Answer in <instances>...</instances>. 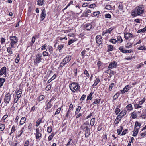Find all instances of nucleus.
Wrapping results in <instances>:
<instances>
[{
  "label": "nucleus",
  "mask_w": 146,
  "mask_h": 146,
  "mask_svg": "<svg viewBox=\"0 0 146 146\" xmlns=\"http://www.w3.org/2000/svg\"><path fill=\"white\" fill-rule=\"evenodd\" d=\"M15 125H14L12 127L11 132L10 134V135L13 132L15 131Z\"/></svg>",
  "instance_id": "nucleus-46"
},
{
  "label": "nucleus",
  "mask_w": 146,
  "mask_h": 146,
  "mask_svg": "<svg viewBox=\"0 0 146 146\" xmlns=\"http://www.w3.org/2000/svg\"><path fill=\"white\" fill-rule=\"evenodd\" d=\"M126 108L127 109V110L129 111L133 110V108L132 105L131 104H130L127 105L126 107Z\"/></svg>",
  "instance_id": "nucleus-19"
},
{
  "label": "nucleus",
  "mask_w": 146,
  "mask_h": 146,
  "mask_svg": "<svg viewBox=\"0 0 146 146\" xmlns=\"http://www.w3.org/2000/svg\"><path fill=\"white\" fill-rule=\"evenodd\" d=\"M100 82V80L99 78H96L94 84H93L92 86L94 87L97 85L98 83Z\"/></svg>",
  "instance_id": "nucleus-28"
},
{
  "label": "nucleus",
  "mask_w": 146,
  "mask_h": 146,
  "mask_svg": "<svg viewBox=\"0 0 146 146\" xmlns=\"http://www.w3.org/2000/svg\"><path fill=\"white\" fill-rule=\"evenodd\" d=\"M134 106L135 109H138L139 108H142V106H140L138 103L134 104Z\"/></svg>",
  "instance_id": "nucleus-30"
},
{
  "label": "nucleus",
  "mask_w": 146,
  "mask_h": 146,
  "mask_svg": "<svg viewBox=\"0 0 146 146\" xmlns=\"http://www.w3.org/2000/svg\"><path fill=\"white\" fill-rule=\"evenodd\" d=\"M130 87L129 85H126L124 88L123 90H121L120 91L122 94H124L127 92L130 89Z\"/></svg>",
  "instance_id": "nucleus-12"
},
{
  "label": "nucleus",
  "mask_w": 146,
  "mask_h": 146,
  "mask_svg": "<svg viewBox=\"0 0 146 146\" xmlns=\"http://www.w3.org/2000/svg\"><path fill=\"white\" fill-rule=\"evenodd\" d=\"M93 93L92 92H91L90 93L89 95L87 97V100H91L92 99V95Z\"/></svg>",
  "instance_id": "nucleus-52"
},
{
  "label": "nucleus",
  "mask_w": 146,
  "mask_h": 146,
  "mask_svg": "<svg viewBox=\"0 0 146 146\" xmlns=\"http://www.w3.org/2000/svg\"><path fill=\"white\" fill-rule=\"evenodd\" d=\"M57 76V74H54L52 77L47 82L48 83H50L52 80L56 78Z\"/></svg>",
  "instance_id": "nucleus-18"
},
{
  "label": "nucleus",
  "mask_w": 146,
  "mask_h": 146,
  "mask_svg": "<svg viewBox=\"0 0 146 146\" xmlns=\"http://www.w3.org/2000/svg\"><path fill=\"white\" fill-rule=\"evenodd\" d=\"M119 50L120 51L123 53H125L126 52V50H125V49L123 48V46H120L119 48Z\"/></svg>",
  "instance_id": "nucleus-36"
},
{
  "label": "nucleus",
  "mask_w": 146,
  "mask_h": 146,
  "mask_svg": "<svg viewBox=\"0 0 146 146\" xmlns=\"http://www.w3.org/2000/svg\"><path fill=\"white\" fill-rule=\"evenodd\" d=\"M54 135V134L53 133H52L51 135L49 136L48 137V141L51 140L53 138V137Z\"/></svg>",
  "instance_id": "nucleus-37"
},
{
  "label": "nucleus",
  "mask_w": 146,
  "mask_h": 146,
  "mask_svg": "<svg viewBox=\"0 0 146 146\" xmlns=\"http://www.w3.org/2000/svg\"><path fill=\"white\" fill-rule=\"evenodd\" d=\"M117 42H118L121 43L123 41V40L120 36H119L117 38Z\"/></svg>",
  "instance_id": "nucleus-41"
},
{
  "label": "nucleus",
  "mask_w": 146,
  "mask_h": 146,
  "mask_svg": "<svg viewBox=\"0 0 146 146\" xmlns=\"http://www.w3.org/2000/svg\"><path fill=\"white\" fill-rule=\"evenodd\" d=\"M46 13V11L45 10H43L40 16L41 21H43L45 17Z\"/></svg>",
  "instance_id": "nucleus-15"
},
{
  "label": "nucleus",
  "mask_w": 146,
  "mask_h": 146,
  "mask_svg": "<svg viewBox=\"0 0 146 146\" xmlns=\"http://www.w3.org/2000/svg\"><path fill=\"white\" fill-rule=\"evenodd\" d=\"M19 60V54H18L17 56L16 57V59L15 60V62L16 63H18Z\"/></svg>",
  "instance_id": "nucleus-57"
},
{
  "label": "nucleus",
  "mask_w": 146,
  "mask_h": 146,
  "mask_svg": "<svg viewBox=\"0 0 146 146\" xmlns=\"http://www.w3.org/2000/svg\"><path fill=\"white\" fill-rule=\"evenodd\" d=\"M7 115L6 114L1 119V121H4L8 117Z\"/></svg>",
  "instance_id": "nucleus-50"
},
{
  "label": "nucleus",
  "mask_w": 146,
  "mask_h": 146,
  "mask_svg": "<svg viewBox=\"0 0 146 146\" xmlns=\"http://www.w3.org/2000/svg\"><path fill=\"white\" fill-rule=\"evenodd\" d=\"M96 43L99 45H100L102 43V39L101 35H98L96 37Z\"/></svg>",
  "instance_id": "nucleus-9"
},
{
  "label": "nucleus",
  "mask_w": 146,
  "mask_h": 146,
  "mask_svg": "<svg viewBox=\"0 0 146 146\" xmlns=\"http://www.w3.org/2000/svg\"><path fill=\"white\" fill-rule=\"evenodd\" d=\"M132 46V43L130 42H128L125 45V47L128 48H130Z\"/></svg>",
  "instance_id": "nucleus-25"
},
{
  "label": "nucleus",
  "mask_w": 146,
  "mask_h": 146,
  "mask_svg": "<svg viewBox=\"0 0 146 146\" xmlns=\"http://www.w3.org/2000/svg\"><path fill=\"white\" fill-rule=\"evenodd\" d=\"M16 94L14 96V102L16 103L18 101L19 98L21 97L22 94V91L21 89H17L15 92Z\"/></svg>",
  "instance_id": "nucleus-5"
},
{
  "label": "nucleus",
  "mask_w": 146,
  "mask_h": 146,
  "mask_svg": "<svg viewBox=\"0 0 146 146\" xmlns=\"http://www.w3.org/2000/svg\"><path fill=\"white\" fill-rule=\"evenodd\" d=\"M142 118L143 119L146 118V114L145 113H142L141 115Z\"/></svg>",
  "instance_id": "nucleus-64"
},
{
  "label": "nucleus",
  "mask_w": 146,
  "mask_h": 146,
  "mask_svg": "<svg viewBox=\"0 0 146 146\" xmlns=\"http://www.w3.org/2000/svg\"><path fill=\"white\" fill-rule=\"evenodd\" d=\"M121 118H120L119 117L118 115L114 121L115 123L116 124H118L120 121L121 120Z\"/></svg>",
  "instance_id": "nucleus-20"
},
{
  "label": "nucleus",
  "mask_w": 146,
  "mask_h": 146,
  "mask_svg": "<svg viewBox=\"0 0 146 146\" xmlns=\"http://www.w3.org/2000/svg\"><path fill=\"white\" fill-rule=\"evenodd\" d=\"M127 111L125 110H122L118 115L119 117L121 118H123L126 114Z\"/></svg>",
  "instance_id": "nucleus-13"
},
{
  "label": "nucleus",
  "mask_w": 146,
  "mask_h": 146,
  "mask_svg": "<svg viewBox=\"0 0 146 146\" xmlns=\"http://www.w3.org/2000/svg\"><path fill=\"white\" fill-rule=\"evenodd\" d=\"M51 87V85H50V84H49V85H47L46 87V90L47 91H48L50 90Z\"/></svg>",
  "instance_id": "nucleus-60"
},
{
  "label": "nucleus",
  "mask_w": 146,
  "mask_h": 146,
  "mask_svg": "<svg viewBox=\"0 0 146 146\" xmlns=\"http://www.w3.org/2000/svg\"><path fill=\"white\" fill-rule=\"evenodd\" d=\"M26 120V119L25 117H22L20 121V125H23V124L25 122Z\"/></svg>",
  "instance_id": "nucleus-24"
},
{
  "label": "nucleus",
  "mask_w": 146,
  "mask_h": 146,
  "mask_svg": "<svg viewBox=\"0 0 146 146\" xmlns=\"http://www.w3.org/2000/svg\"><path fill=\"white\" fill-rule=\"evenodd\" d=\"M138 129H136L135 131H133V134L132 135L133 136H136L138 133Z\"/></svg>",
  "instance_id": "nucleus-40"
},
{
  "label": "nucleus",
  "mask_w": 146,
  "mask_h": 146,
  "mask_svg": "<svg viewBox=\"0 0 146 146\" xmlns=\"http://www.w3.org/2000/svg\"><path fill=\"white\" fill-rule=\"evenodd\" d=\"M64 46L63 44H61L58 45V48L59 51L61 50L64 47Z\"/></svg>",
  "instance_id": "nucleus-55"
},
{
  "label": "nucleus",
  "mask_w": 146,
  "mask_h": 146,
  "mask_svg": "<svg viewBox=\"0 0 146 146\" xmlns=\"http://www.w3.org/2000/svg\"><path fill=\"white\" fill-rule=\"evenodd\" d=\"M6 68L4 66L2 67L0 70V75L2 76L3 74L6 75Z\"/></svg>",
  "instance_id": "nucleus-11"
},
{
  "label": "nucleus",
  "mask_w": 146,
  "mask_h": 146,
  "mask_svg": "<svg viewBox=\"0 0 146 146\" xmlns=\"http://www.w3.org/2000/svg\"><path fill=\"white\" fill-rule=\"evenodd\" d=\"M143 10H133L131 15L132 16L135 17L143 13Z\"/></svg>",
  "instance_id": "nucleus-7"
},
{
  "label": "nucleus",
  "mask_w": 146,
  "mask_h": 146,
  "mask_svg": "<svg viewBox=\"0 0 146 146\" xmlns=\"http://www.w3.org/2000/svg\"><path fill=\"white\" fill-rule=\"evenodd\" d=\"M69 88L72 92L77 91H80V86L77 82H73L69 85Z\"/></svg>",
  "instance_id": "nucleus-2"
},
{
  "label": "nucleus",
  "mask_w": 146,
  "mask_h": 146,
  "mask_svg": "<svg viewBox=\"0 0 146 146\" xmlns=\"http://www.w3.org/2000/svg\"><path fill=\"white\" fill-rule=\"evenodd\" d=\"M111 69L108 68V70L105 71V73L108 74L110 75L112 74L113 75L114 74V72L111 70Z\"/></svg>",
  "instance_id": "nucleus-16"
},
{
  "label": "nucleus",
  "mask_w": 146,
  "mask_h": 146,
  "mask_svg": "<svg viewBox=\"0 0 146 146\" xmlns=\"http://www.w3.org/2000/svg\"><path fill=\"white\" fill-rule=\"evenodd\" d=\"M95 118H92L90 120V124L91 126H93L95 123Z\"/></svg>",
  "instance_id": "nucleus-34"
},
{
  "label": "nucleus",
  "mask_w": 146,
  "mask_h": 146,
  "mask_svg": "<svg viewBox=\"0 0 146 146\" xmlns=\"http://www.w3.org/2000/svg\"><path fill=\"white\" fill-rule=\"evenodd\" d=\"M84 74L86 75V76L89 78L90 77V75L88 73V72L87 70H85L84 73Z\"/></svg>",
  "instance_id": "nucleus-53"
},
{
  "label": "nucleus",
  "mask_w": 146,
  "mask_h": 146,
  "mask_svg": "<svg viewBox=\"0 0 146 146\" xmlns=\"http://www.w3.org/2000/svg\"><path fill=\"white\" fill-rule=\"evenodd\" d=\"M45 2L44 0H38L37 2V4L39 5H42Z\"/></svg>",
  "instance_id": "nucleus-21"
},
{
  "label": "nucleus",
  "mask_w": 146,
  "mask_h": 146,
  "mask_svg": "<svg viewBox=\"0 0 146 146\" xmlns=\"http://www.w3.org/2000/svg\"><path fill=\"white\" fill-rule=\"evenodd\" d=\"M145 100L146 99L145 98H144L139 102L138 104L140 106L141 105L145 102Z\"/></svg>",
  "instance_id": "nucleus-35"
},
{
  "label": "nucleus",
  "mask_w": 146,
  "mask_h": 146,
  "mask_svg": "<svg viewBox=\"0 0 146 146\" xmlns=\"http://www.w3.org/2000/svg\"><path fill=\"white\" fill-rule=\"evenodd\" d=\"M119 96V93H116L113 96V99L114 100H116L118 98V96Z\"/></svg>",
  "instance_id": "nucleus-51"
},
{
  "label": "nucleus",
  "mask_w": 146,
  "mask_h": 146,
  "mask_svg": "<svg viewBox=\"0 0 146 146\" xmlns=\"http://www.w3.org/2000/svg\"><path fill=\"white\" fill-rule=\"evenodd\" d=\"M23 131V128H22V129L21 130L18 132V134H18V135H17V137H19L21 136V135L22 134Z\"/></svg>",
  "instance_id": "nucleus-48"
},
{
  "label": "nucleus",
  "mask_w": 146,
  "mask_h": 146,
  "mask_svg": "<svg viewBox=\"0 0 146 146\" xmlns=\"http://www.w3.org/2000/svg\"><path fill=\"white\" fill-rule=\"evenodd\" d=\"M112 30V29H111V28H110L108 29L105 30V31L106 34H107L108 33H110L111 32V31Z\"/></svg>",
  "instance_id": "nucleus-62"
},
{
  "label": "nucleus",
  "mask_w": 146,
  "mask_h": 146,
  "mask_svg": "<svg viewBox=\"0 0 146 146\" xmlns=\"http://www.w3.org/2000/svg\"><path fill=\"white\" fill-rule=\"evenodd\" d=\"M52 129L51 127H48L47 128V131L48 133H50L52 132Z\"/></svg>",
  "instance_id": "nucleus-58"
},
{
  "label": "nucleus",
  "mask_w": 146,
  "mask_h": 146,
  "mask_svg": "<svg viewBox=\"0 0 146 146\" xmlns=\"http://www.w3.org/2000/svg\"><path fill=\"white\" fill-rule=\"evenodd\" d=\"M36 38L35 37L33 36L32 37V40L31 41V42L30 43V45L31 46H32L34 43L35 42V40Z\"/></svg>",
  "instance_id": "nucleus-42"
},
{
  "label": "nucleus",
  "mask_w": 146,
  "mask_h": 146,
  "mask_svg": "<svg viewBox=\"0 0 146 146\" xmlns=\"http://www.w3.org/2000/svg\"><path fill=\"white\" fill-rule=\"evenodd\" d=\"M87 51L86 50H84L81 52V55L83 58L85 56V54L86 52Z\"/></svg>",
  "instance_id": "nucleus-49"
},
{
  "label": "nucleus",
  "mask_w": 146,
  "mask_h": 146,
  "mask_svg": "<svg viewBox=\"0 0 146 146\" xmlns=\"http://www.w3.org/2000/svg\"><path fill=\"white\" fill-rule=\"evenodd\" d=\"M5 128V125L3 124H0V131H3Z\"/></svg>",
  "instance_id": "nucleus-31"
},
{
  "label": "nucleus",
  "mask_w": 146,
  "mask_h": 146,
  "mask_svg": "<svg viewBox=\"0 0 146 146\" xmlns=\"http://www.w3.org/2000/svg\"><path fill=\"white\" fill-rule=\"evenodd\" d=\"M42 136V134L40 133H36V139H38Z\"/></svg>",
  "instance_id": "nucleus-43"
},
{
  "label": "nucleus",
  "mask_w": 146,
  "mask_h": 146,
  "mask_svg": "<svg viewBox=\"0 0 146 146\" xmlns=\"http://www.w3.org/2000/svg\"><path fill=\"white\" fill-rule=\"evenodd\" d=\"M71 56L70 55L67 56L62 61L60 64L59 67H62L66 64L68 63L71 60Z\"/></svg>",
  "instance_id": "nucleus-4"
},
{
  "label": "nucleus",
  "mask_w": 146,
  "mask_h": 146,
  "mask_svg": "<svg viewBox=\"0 0 146 146\" xmlns=\"http://www.w3.org/2000/svg\"><path fill=\"white\" fill-rule=\"evenodd\" d=\"M92 27V25L90 24H86L85 25V28L87 30H89Z\"/></svg>",
  "instance_id": "nucleus-23"
},
{
  "label": "nucleus",
  "mask_w": 146,
  "mask_h": 146,
  "mask_svg": "<svg viewBox=\"0 0 146 146\" xmlns=\"http://www.w3.org/2000/svg\"><path fill=\"white\" fill-rule=\"evenodd\" d=\"M99 12L98 11L96 12H94L93 13V15L94 16H97L99 14Z\"/></svg>",
  "instance_id": "nucleus-63"
},
{
  "label": "nucleus",
  "mask_w": 146,
  "mask_h": 146,
  "mask_svg": "<svg viewBox=\"0 0 146 146\" xmlns=\"http://www.w3.org/2000/svg\"><path fill=\"white\" fill-rule=\"evenodd\" d=\"M141 124L140 123H139L138 122L136 121L135 124V128L137 126L140 127Z\"/></svg>",
  "instance_id": "nucleus-47"
},
{
  "label": "nucleus",
  "mask_w": 146,
  "mask_h": 146,
  "mask_svg": "<svg viewBox=\"0 0 146 146\" xmlns=\"http://www.w3.org/2000/svg\"><path fill=\"white\" fill-rule=\"evenodd\" d=\"M110 41L113 44H115L117 42V40L115 39H111L110 40Z\"/></svg>",
  "instance_id": "nucleus-59"
},
{
  "label": "nucleus",
  "mask_w": 146,
  "mask_h": 146,
  "mask_svg": "<svg viewBox=\"0 0 146 146\" xmlns=\"http://www.w3.org/2000/svg\"><path fill=\"white\" fill-rule=\"evenodd\" d=\"M146 30V26L144 28H143L139 29V30H138L137 31V33H139L141 32L143 33L144 32H145Z\"/></svg>",
  "instance_id": "nucleus-39"
},
{
  "label": "nucleus",
  "mask_w": 146,
  "mask_h": 146,
  "mask_svg": "<svg viewBox=\"0 0 146 146\" xmlns=\"http://www.w3.org/2000/svg\"><path fill=\"white\" fill-rule=\"evenodd\" d=\"M123 127L122 126H120L119 127V128L117 130V132L118 133V135H119L121 133L122 130L123 129Z\"/></svg>",
  "instance_id": "nucleus-26"
},
{
  "label": "nucleus",
  "mask_w": 146,
  "mask_h": 146,
  "mask_svg": "<svg viewBox=\"0 0 146 146\" xmlns=\"http://www.w3.org/2000/svg\"><path fill=\"white\" fill-rule=\"evenodd\" d=\"M71 113V111L69 110H68V111L66 114L65 117V118L66 119H67L68 117L70 115Z\"/></svg>",
  "instance_id": "nucleus-33"
},
{
  "label": "nucleus",
  "mask_w": 146,
  "mask_h": 146,
  "mask_svg": "<svg viewBox=\"0 0 146 146\" xmlns=\"http://www.w3.org/2000/svg\"><path fill=\"white\" fill-rule=\"evenodd\" d=\"M137 115L136 113H133L131 114L132 118L133 119H135L137 117Z\"/></svg>",
  "instance_id": "nucleus-45"
},
{
  "label": "nucleus",
  "mask_w": 146,
  "mask_h": 146,
  "mask_svg": "<svg viewBox=\"0 0 146 146\" xmlns=\"http://www.w3.org/2000/svg\"><path fill=\"white\" fill-rule=\"evenodd\" d=\"M138 50H145L146 49V47H145V46H141L139 47L138 48Z\"/></svg>",
  "instance_id": "nucleus-56"
},
{
  "label": "nucleus",
  "mask_w": 146,
  "mask_h": 146,
  "mask_svg": "<svg viewBox=\"0 0 146 146\" xmlns=\"http://www.w3.org/2000/svg\"><path fill=\"white\" fill-rule=\"evenodd\" d=\"M29 140H26L25 142L24 146H29ZM29 145H30V144Z\"/></svg>",
  "instance_id": "nucleus-61"
},
{
  "label": "nucleus",
  "mask_w": 146,
  "mask_h": 146,
  "mask_svg": "<svg viewBox=\"0 0 146 146\" xmlns=\"http://www.w3.org/2000/svg\"><path fill=\"white\" fill-rule=\"evenodd\" d=\"M100 100V99H96L94 102L93 103L96 104H99Z\"/></svg>",
  "instance_id": "nucleus-44"
},
{
  "label": "nucleus",
  "mask_w": 146,
  "mask_h": 146,
  "mask_svg": "<svg viewBox=\"0 0 146 146\" xmlns=\"http://www.w3.org/2000/svg\"><path fill=\"white\" fill-rule=\"evenodd\" d=\"M5 81V80L2 78H0V88H1L3 85V83Z\"/></svg>",
  "instance_id": "nucleus-29"
},
{
  "label": "nucleus",
  "mask_w": 146,
  "mask_h": 146,
  "mask_svg": "<svg viewBox=\"0 0 146 146\" xmlns=\"http://www.w3.org/2000/svg\"><path fill=\"white\" fill-rule=\"evenodd\" d=\"M133 35L130 33H127L124 34V37L126 40H127L129 38L133 37Z\"/></svg>",
  "instance_id": "nucleus-14"
},
{
  "label": "nucleus",
  "mask_w": 146,
  "mask_h": 146,
  "mask_svg": "<svg viewBox=\"0 0 146 146\" xmlns=\"http://www.w3.org/2000/svg\"><path fill=\"white\" fill-rule=\"evenodd\" d=\"M12 48H13V47H11V46H10V47H8L7 48V51L8 53L11 54H12L13 53L12 50Z\"/></svg>",
  "instance_id": "nucleus-32"
},
{
  "label": "nucleus",
  "mask_w": 146,
  "mask_h": 146,
  "mask_svg": "<svg viewBox=\"0 0 146 146\" xmlns=\"http://www.w3.org/2000/svg\"><path fill=\"white\" fill-rule=\"evenodd\" d=\"M44 95H41L38 98V101L39 102L42 100L44 98Z\"/></svg>",
  "instance_id": "nucleus-27"
},
{
  "label": "nucleus",
  "mask_w": 146,
  "mask_h": 146,
  "mask_svg": "<svg viewBox=\"0 0 146 146\" xmlns=\"http://www.w3.org/2000/svg\"><path fill=\"white\" fill-rule=\"evenodd\" d=\"M42 54L41 53H38L36 55L34 60L35 65L41 62L42 59Z\"/></svg>",
  "instance_id": "nucleus-6"
},
{
  "label": "nucleus",
  "mask_w": 146,
  "mask_h": 146,
  "mask_svg": "<svg viewBox=\"0 0 146 146\" xmlns=\"http://www.w3.org/2000/svg\"><path fill=\"white\" fill-rule=\"evenodd\" d=\"M113 47L111 45H109L108 46V49L107 50V52L111 51L113 50Z\"/></svg>",
  "instance_id": "nucleus-22"
},
{
  "label": "nucleus",
  "mask_w": 146,
  "mask_h": 146,
  "mask_svg": "<svg viewBox=\"0 0 146 146\" xmlns=\"http://www.w3.org/2000/svg\"><path fill=\"white\" fill-rule=\"evenodd\" d=\"M114 85V83H112L110 84V87L109 88V90L110 91H111L112 90V89Z\"/></svg>",
  "instance_id": "nucleus-54"
},
{
  "label": "nucleus",
  "mask_w": 146,
  "mask_h": 146,
  "mask_svg": "<svg viewBox=\"0 0 146 146\" xmlns=\"http://www.w3.org/2000/svg\"><path fill=\"white\" fill-rule=\"evenodd\" d=\"M90 125L88 122H84L80 127V128L84 131L85 137H88L90 134Z\"/></svg>",
  "instance_id": "nucleus-1"
},
{
  "label": "nucleus",
  "mask_w": 146,
  "mask_h": 146,
  "mask_svg": "<svg viewBox=\"0 0 146 146\" xmlns=\"http://www.w3.org/2000/svg\"><path fill=\"white\" fill-rule=\"evenodd\" d=\"M61 108L60 107L59 108H58V109L56 111L54 115L55 116L56 115L58 114H59L61 110Z\"/></svg>",
  "instance_id": "nucleus-38"
},
{
  "label": "nucleus",
  "mask_w": 146,
  "mask_h": 146,
  "mask_svg": "<svg viewBox=\"0 0 146 146\" xmlns=\"http://www.w3.org/2000/svg\"><path fill=\"white\" fill-rule=\"evenodd\" d=\"M53 104V102H50L49 101L47 104L46 105V107L45 109L46 110H48L51 108Z\"/></svg>",
  "instance_id": "nucleus-17"
},
{
  "label": "nucleus",
  "mask_w": 146,
  "mask_h": 146,
  "mask_svg": "<svg viewBox=\"0 0 146 146\" xmlns=\"http://www.w3.org/2000/svg\"><path fill=\"white\" fill-rule=\"evenodd\" d=\"M11 95L9 93H7L5 96L4 102L6 104H9L11 99Z\"/></svg>",
  "instance_id": "nucleus-8"
},
{
  "label": "nucleus",
  "mask_w": 146,
  "mask_h": 146,
  "mask_svg": "<svg viewBox=\"0 0 146 146\" xmlns=\"http://www.w3.org/2000/svg\"><path fill=\"white\" fill-rule=\"evenodd\" d=\"M10 46L13 48H15L18 41V39L17 37L15 36H10Z\"/></svg>",
  "instance_id": "nucleus-3"
},
{
  "label": "nucleus",
  "mask_w": 146,
  "mask_h": 146,
  "mask_svg": "<svg viewBox=\"0 0 146 146\" xmlns=\"http://www.w3.org/2000/svg\"><path fill=\"white\" fill-rule=\"evenodd\" d=\"M117 66V63L115 61H113L110 64L108 67H109V68L113 69L116 68Z\"/></svg>",
  "instance_id": "nucleus-10"
}]
</instances>
